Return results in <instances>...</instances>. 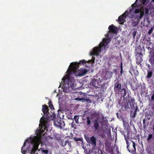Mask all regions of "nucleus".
Instances as JSON below:
<instances>
[{"label":"nucleus","instance_id":"f257e3e1","mask_svg":"<svg viewBox=\"0 0 154 154\" xmlns=\"http://www.w3.org/2000/svg\"><path fill=\"white\" fill-rule=\"evenodd\" d=\"M86 63V61L82 60H80L79 63L77 62L71 63L70 69L67 71V74L62 78L63 83L67 85L68 87L75 89L74 77L73 76H82L87 74L88 72L85 69L81 68L80 70L79 69V65H83Z\"/></svg>","mask_w":154,"mask_h":154},{"label":"nucleus","instance_id":"f03ea898","mask_svg":"<svg viewBox=\"0 0 154 154\" xmlns=\"http://www.w3.org/2000/svg\"><path fill=\"white\" fill-rule=\"evenodd\" d=\"M44 115L45 116L46 118L43 116L40 119V121L42 125L41 128L39 129H37L36 131V134L39 136L44 135L45 133V131H48L47 120H54L56 118V115L54 112H53L52 114H51L48 112L47 114H45Z\"/></svg>","mask_w":154,"mask_h":154},{"label":"nucleus","instance_id":"7ed1b4c3","mask_svg":"<svg viewBox=\"0 0 154 154\" xmlns=\"http://www.w3.org/2000/svg\"><path fill=\"white\" fill-rule=\"evenodd\" d=\"M110 41L111 39L109 38H103L102 42L100 43L99 47H97L94 48L93 51L90 53V55L91 56L98 55L99 53H100L102 51V48L104 47V49H106V47L108 48V45L110 42Z\"/></svg>","mask_w":154,"mask_h":154},{"label":"nucleus","instance_id":"20e7f679","mask_svg":"<svg viewBox=\"0 0 154 154\" xmlns=\"http://www.w3.org/2000/svg\"><path fill=\"white\" fill-rule=\"evenodd\" d=\"M127 100L128 101L127 104V106L126 105V110H128V109H131V110L130 113V117L131 118H134L136 115V113L138 109L137 106L135 107L134 106V98L129 97L127 98Z\"/></svg>","mask_w":154,"mask_h":154},{"label":"nucleus","instance_id":"39448f33","mask_svg":"<svg viewBox=\"0 0 154 154\" xmlns=\"http://www.w3.org/2000/svg\"><path fill=\"white\" fill-rule=\"evenodd\" d=\"M126 142L127 145V148L128 151L133 154L134 151H136L135 143L131 140H126Z\"/></svg>","mask_w":154,"mask_h":154},{"label":"nucleus","instance_id":"423d86ee","mask_svg":"<svg viewBox=\"0 0 154 154\" xmlns=\"http://www.w3.org/2000/svg\"><path fill=\"white\" fill-rule=\"evenodd\" d=\"M85 139L87 142L89 144H91L92 146L95 147L96 145V139L95 137L92 136L89 138L86 136H85Z\"/></svg>","mask_w":154,"mask_h":154},{"label":"nucleus","instance_id":"0eeeda50","mask_svg":"<svg viewBox=\"0 0 154 154\" xmlns=\"http://www.w3.org/2000/svg\"><path fill=\"white\" fill-rule=\"evenodd\" d=\"M138 0H136L135 3L132 5V8L129 10V12H130L131 13L133 11L134 9V8H135L137 7V2H138ZM140 1L141 2L142 4L143 5H146V0H140Z\"/></svg>","mask_w":154,"mask_h":154},{"label":"nucleus","instance_id":"6e6552de","mask_svg":"<svg viewBox=\"0 0 154 154\" xmlns=\"http://www.w3.org/2000/svg\"><path fill=\"white\" fill-rule=\"evenodd\" d=\"M54 124L57 126L62 128L64 126L65 124L63 121H61L60 120L59 121H54Z\"/></svg>","mask_w":154,"mask_h":154},{"label":"nucleus","instance_id":"1a4fd4ad","mask_svg":"<svg viewBox=\"0 0 154 154\" xmlns=\"http://www.w3.org/2000/svg\"><path fill=\"white\" fill-rule=\"evenodd\" d=\"M125 12L122 15L119 17L117 21L121 24H122L125 21ZM117 21V20H116Z\"/></svg>","mask_w":154,"mask_h":154},{"label":"nucleus","instance_id":"9d476101","mask_svg":"<svg viewBox=\"0 0 154 154\" xmlns=\"http://www.w3.org/2000/svg\"><path fill=\"white\" fill-rule=\"evenodd\" d=\"M109 32L115 33L117 32V28L113 24L109 26Z\"/></svg>","mask_w":154,"mask_h":154},{"label":"nucleus","instance_id":"9b49d317","mask_svg":"<svg viewBox=\"0 0 154 154\" xmlns=\"http://www.w3.org/2000/svg\"><path fill=\"white\" fill-rule=\"evenodd\" d=\"M99 82L97 79H94L91 80L90 82V85L93 86L95 88H98L99 85Z\"/></svg>","mask_w":154,"mask_h":154},{"label":"nucleus","instance_id":"f8f14e48","mask_svg":"<svg viewBox=\"0 0 154 154\" xmlns=\"http://www.w3.org/2000/svg\"><path fill=\"white\" fill-rule=\"evenodd\" d=\"M93 122L94 124V127L95 129L96 130H97L98 129L99 127V126L98 119H95L93 121Z\"/></svg>","mask_w":154,"mask_h":154},{"label":"nucleus","instance_id":"ddd939ff","mask_svg":"<svg viewBox=\"0 0 154 154\" xmlns=\"http://www.w3.org/2000/svg\"><path fill=\"white\" fill-rule=\"evenodd\" d=\"M49 109H48V107L46 105H42V111L45 115V114H47L49 112Z\"/></svg>","mask_w":154,"mask_h":154},{"label":"nucleus","instance_id":"4468645a","mask_svg":"<svg viewBox=\"0 0 154 154\" xmlns=\"http://www.w3.org/2000/svg\"><path fill=\"white\" fill-rule=\"evenodd\" d=\"M144 14V11H141L140 12V14H139V15H137L136 16V18H137V19L139 20L141 19L143 17Z\"/></svg>","mask_w":154,"mask_h":154},{"label":"nucleus","instance_id":"2eb2a0df","mask_svg":"<svg viewBox=\"0 0 154 154\" xmlns=\"http://www.w3.org/2000/svg\"><path fill=\"white\" fill-rule=\"evenodd\" d=\"M41 150L44 154H51V152H48V149L42 148L41 149Z\"/></svg>","mask_w":154,"mask_h":154},{"label":"nucleus","instance_id":"dca6fc26","mask_svg":"<svg viewBox=\"0 0 154 154\" xmlns=\"http://www.w3.org/2000/svg\"><path fill=\"white\" fill-rule=\"evenodd\" d=\"M152 72L149 70L147 71V74L146 76V78L147 79H150L152 75Z\"/></svg>","mask_w":154,"mask_h":154},{"label":"nucleus","instance_id":"f3484780","mask_svg":"<svg viewBox=\"0 0 154 154\" xmlns=\"http://www.w3.org/2000/svg\"><path fill=\"white\" fill-rule=\"evenodd\" d=\"M116 85H117V84H116V85H115V88H116L118 90H119L120 92L122 91V90H121V85L120 84H117L116 86Z\"/></svg>","mask_w":154,"mask_h":154},{"label":"nucleus","instance_id":"a211bd4d","mask_svg":"<svg viewBox=\"0 0 154 154\" xmlns=\"http://www.w3.org/2000/svg\"><path fill=\"white\" fill-rule=\"evenodd\" d=\"M68 140L64 141V140H61L60 142V145L63 146H65L67 143H68Z\"/></svg>","mask_w":154,"mask_h":154},{"label":"nucleus","instance_id":"6ab92c4d","mask_svg":"<svg viewBox=\"0 0 154 154\" xmlns=\"http://www.w3.org/2000/svg\"><path fill=\"white\" fill-rule=\"evenodd\" d=\"M82 101L83 102H86L88 103H91V100L88 99H85L83 98H82Z\"/></svg>","mask_w":154,"mask_h":154},{"label":"nucleus","instance_id":"aec40b11","mask_svg":"<svg viewBox=\"0 0 154 154\" xmlns=\"http://www.w3.org/2000/svg\"><path fill=\"white\" fill-rule=\"evenodd\" d=\"M48 105L49 106V107L50 109H51L52 110L53 109L54 110V106L52 104V102L51 100H50L49 102H48Z\"/></svg>","mask_w":154,"mask_h":154},{"label":"nucleus","instance_id":"412c9836","mask_svg":"<svg viewBox=\"0 0 154 154\" xmlns=\"http://www.w3.org/2000/svg\"><path fill=\"white\" fill-rule=\"evenodd\" d=\"M87 119V125L88 126H90L91 123V122L90 119V118L88 116L86 118Z\"/></svg>","mask_w":154,"mask_h":154},{"label":"nucleus","instance_id":"4be33fe9","mask_svg":"<svg viewBox=\"0 0 154 154\" xmlns=\"http://www.w3.org/2000/svg\"><path fill=\"white\" fill-rule=\"evenodd\" d=\"M79 116H75L74 117V119L75 122L77 124L79 123Z\"/></svg>","mask_w":154,"mask_h":154},{"label":"nucleus","instance_id":"5701e85b","mask_svg":"<svg viewBox=\"0 0 154 154\" xmlns=\"http://www.w3.org/2000/svg\"><path fill=\"white\" fill-rule=\"evenodd\" d=\"M125 110V103H123L120 109V111L121 112H122V111H124Z\"/></svg>","mask_w":154,"mask_h":154},{"label":"nucleus","instance_id":"b1692460","mask_svg":"<svg viewBox=\"0 0 154 154\" xmlns=\"http://www.w3.org/2000/svg\"><path fill=\"white\" fill-rule=\"evenodd\" d=\"M34 137L33 138V139H31L30 138L29 139H27L26 140L25 142H26V143H30V142L31 143L33 144V142L32 141V140L34 139Z\"/></svg>","mask_w":154,"mask_h":154},{"label":"nucleus","instance_id":"393cba45","mask_svg":"<svg viewBox=\"0 0 154 154\" xmlns=\"http://www.w3.org/2000/svg\"><path fill=\"white\" fill-rule=\"evenodd\" d=\"M26 144V142H24L23 144V146H22V147L21 148V152L23 154L25 153V151H26L25 150H24V147L25 146Z\"/></svg>","mask_w":154,"mask_h":154},{"label":"nucleus","instance_id":"a878e982","mask_svg":"<svg viewBox=\"0 0 154 154\" xmlns=\"http://www.w3.org/2000/svg\"><path fill=\"white\" fill-rule=\"evenodd\" d=\"M74 140L75 141H79L82 142V143H83V139H82V137L80 138H74Z\"/></svg>","mask_w":154,"mask_h":154},{"label":"nucleus","instance_id":"bb28decb","mask_svg":"<svg viewBox=\"0 0 154 154\" xmlns=\"http://www.w3.org/2000/svg\"><path fill=\"white\" fill-rule=\"evenodd\" d=\"M72 121H73L71 124V127L72 128H74V129H76V125L75 124V123L74 122V121L73 120H72Z\"/></svg>","mask_w":154,"mask_h":154},{"label":"nucleus","instance_id":"cd10ccee","mask_svg":"<svg viewBox=\"0 0 154 154\" xmlns=\"http://www.w3.org/2000/svg\"><path fill=\"white\" fill-rule=\"evenodd\" d=\"M135 71L134 70L131 68L129 70V72L132 75L134 74V72H135Z\"/></svg>","mask_w":154,"mask_h":154},{"label":"nucleus","instance_id":"c85d7f7f","mask_svg":"<svg viewBox=\"0 0 154 154\" xmlns=\"http://www.w3.org/2000/svg\"><path fill=\"white\" fill-rule=\"evenodd\" d=\"M152 137V134H149L148 135V137L147 139V140H150Z\"/></svg>","mask_w":154,"mask_h":154},{"label":"nucleus","instance_id":"c756f323","mask_svg":"<svg viewBox=\"0 0 154 154\" xmlns=\"http://www.w3.org/2000/svg\"><path fill=\"white\" fill-rule=\"evenodd\" d=\"M153 28L152 27L149 30L148 32V34H151L152 32V31L153 30Z\"/></svg>","mask_w":154,"mask_h":154},{"label":"nucleus","instance_id":"7c9ffc66","mask_svg":"<svg viewBox=\"0 0 154 154\" xmlns=\"http://www.w3.org/2000/svg\"><path fill=\"white\" fill-rule=\"evenodd\" d=\"M140 9H136L134 11V13H140Z\"/></svg>","mask_w":154,"mask_h":154},{"label":"nucleus","instance_id":"2f4dec72","mask_svg":"<svg viewBox=\"0 0 154 154\" xmlns=\"http://www.w3.org/2000/svg\"><path fill=\"white\" fill-rule=\"evenodd\" d=\"M137 33V31H134L132 33V35L133 38H134Z\"/></svg>","mask_w":154,"mask_h":154},{"label":"nucleus","instance_id":"473e14b6","mask_svg":"<svg viewBox=\"0 0 154 154\" xmlns=\"http://www.w3.org/2000/svg\"><path fill=\"white\" fill-rule=\"evenodd\" d=\"M135 72H134V74L135 75L137 76L138 75L139 73L137 70H135Z\"/></svg>","mask_w":154,"mask_h":154},{"label":"nucleus","instance_id":"72a5a7b5","mask_svg":"<svg viewBox=\"0 0 154 154\" xmlns=\"http://www.w3.org/2000/svg\"><path fill=\"white\" fill-rule=\"evenodd\" d=\"M145 13L146 14H147L149 12V10L146 8H145Z\"/></svg>","mask_w":154,"mask_h":154},{"label":"nucleus","instance_id":"f704fd0d","mask_svg":"<svg viewBox=\"0 0 154 154\" xmlns=\"http://www.w3.org/2000/svg\"><path fill=\"white\" fill-rule=\"evenodd\" d=\"M124 91V95L123 96V99H124L125 98V88H123L122 89Z\"/></svg>","mask_w":154,"mask_h":154},{"label":"nucleus","instance_id":"c9c22d12","mask_svg":"<svg viewBox=\"0 0 154 154\" xmlns=\"http://www.w3.org/2000/svg\"><path fill=\"white\" fill-rule=\"evenodd\" d=\"M82 98L77 97L75 98V100H79V101H82Z\"/></svg>","mask_w":154,"mask_h":154},{"label":"nucleus","instance_id":"e433bc0d","mask_svg":"<svg viewBox=\"0 0 154 154\" xmlns=\"http://www.w3.org/2000/svg\"><path fill=\"white\" fill-rule=\"evenodd\" d=\"M151 99L152 100H154V94L151 96Z\"/></svg>","mask_w":154,"mask_h":154},{"label":"nucleus","instance_id":"4c0bfd02","mask_svg":"<svg viewBox=\"0 0 154 154\" xmlns=\"http://www.w3.org/2000/svg\"><path fill=\"white\" fill-rule=\"evenodd\" d=\"M92 62H94L95 59V57H92Z\"/></svg>","mask_w":154,"mask_h":154},{"label":"nucleus","instance_id":"58836bf2","mask_svg":"<svg viewBox=\"0 0 154 154\" xmlns=\"http://www.w3.org/2000/svg\"><path fill=\"white\" fill-rule=\"evenodd\" d=\"M97 114V113H93V114H92L91 116H95Z\"/></svg>","mask_w":154,"mask_h":154},{"label":"nucleus","instance_id":"ea45409f","mask_svg":"<svg viewBox=\"0 0 154 154\" xmlns=\"http://www.w3.org/2000/svg\"><path fill=\"white\" fill-rule=\"evenodd\" d=\"M143 125H144L145 124V119H144L143 120Z\"/></svg>","mask_w":154,"mask_h":154},{"label":"nucleus","instance_id":"a19ab883","mask_svg":"<svg viewBox=\"0 0 154 154\" xmlns=\"http://www.w3.org/2000/svg\"><path fill=\"white\" fill-rule=\"evenodd\" d=\"M92 62V60H89L88 61V63H90L91 62Z\"/></svg>","mask_w":154,"mask_h":154},{"label":"nucleus","instance_id":"79ce46f5","mask_svg":"<svg viewBox=\"0 0 154 154\" xmlns=\"http://www.w3.org/2000/svg\"><path fill=\"white\" fill-rule=\"evenodd\" d=\"M123 124L124 126V127H125V122L124 121V120H123Z\"/></svg>","mask_w":154,"mask_h":154},{"label":"nucleus","instance_id":"37998d69","mask_svg":"<svg viewBox=\"0 0 154 154\" xmlns=\"http://www.w3.org/2000/svg\"><path fill=\"white\" fill-rule=\"evenodd\" d=\"M146 128V125L145 124L144 125H143V128L144 129H145Z\"/></svg>","mask_w":154,"mask_h":154},{"label":"nucleus","instance_id":"c03bdc74","mask_svg":"<svg viewBox=\"0 0 154 154\" xmlns=\"http://www.w3.org/2000/svg\"><path fill=\"white\" fill-rule=\"evenodd\" d=\"M141 62V60H139V61H138L139 64H140Z\"/></svg>","mask_w":154,"mask_h":154},{"label":"nucleus","instance_id":"a18cd8bd","mask_svg":"<svg viewBox=\"0 0 154 154\" xmlns=\"http://www.w3.org/2000/svg\"><path fill=\"white\" fill-rule=\"evenodd\" d=\"M118 113H116V116H117L118 118V117H118Z\"/></svg>","mask_w":154,"mask_h":154},{"label":"nucleus","instance_id":"49530a36","mask_svg":"<svg viewBox=\"0 0 154 154\" xmlns=\"http://www.w3.org/2000/svg\"><path fill=\"white\" fill-rule=\"evenodd\" d=\"M109 33H107V36H108L109 35Z\"/></svg>","mask_w":154,"mask_h":154},{"label":"nucleus","instance_id":"de8ad7c7","mask_svg":"<svg viewBox=\"0 0 154 154\" xmlns=\"http://www.w3.org/2000/svg\"><path fill=\"white\" fill-rule=\"evenodd\" d=\"M108 74H109V73L108 72L106 73V75H107Z\"/></svg>","mask_w":154,"mask_h":154},{"label":"nucleus","instance_id":"09e8293b","mask_svg":"<svg viewBox=\"0 0 154 154\" xmlns=\"http://www.w3.org/2000/svg\"><path fill=\"white\" fill-rule=\"evenodd\" d=\"M152 2H154V0H152Z\"/></svg>","mask_w":154,"mask_h":154},{"label":"nucleus","instance_id":"8fccbe9b","mask_svg":"<svg viewBox=\"0 0 154 154\" xmlns=\"http://www.w3.org/2000/svg\"><path fill=\"white\" fill-rule=\"evenodd\" d=\"M124 137H125V135H124Z\"/></svg>","mask_w":154,"mask_h":154},{"label":"nucleus","instance_id":"3c124183","mask_svg":"<svg viewBox=\"0 0 154 154\" xmlns=\"http://www.w3.org/2000/svg\"><path fill=\"white\" fill-rule=\"evenodd\" d=\"M127 11H125V12H126V14H127Z\"/></svg>","mask_w":154,"mask_h":154},{"label":"nucleus","instance_id":"603ef678","mask_svg":"<svg viewBox=\"0 0 154 154\" xmlns=\"http://www.w3.org/2000/svg\"><path fill=\"white\" fill-rule=\"evenodd\" d=\"M120 102L119 101V104H120Z\"/></svg>","mask_w":154,"mask_h":154},{"label":"nucleus","instance_id":"864d4df0","mask_svg":"<svg viewBox=\"0 0 154 154\" xmlns=\"http://www.w3.org/2000/svg\"><path fill=\"white\" fill-rule=\"evenodd\" d=\"M153 61H154V59H153Z\"/></svg>","mask_w":154,"mask_h":154},{"label":"nucleus","instance_id":"5fc2aeb1","mask_svg":"<svg viewBox=\"0 0 154 154\" xmlns=\"http://www.w3.org/2000/svg\"><path fill=\"white\" fill-rule=\"evenodd\" d=\"M122 68H121V72H122Z\"/></svg>","mask_w":154,"mask_h":154},{"label":"nucleus","instance_id":"6e6d98bb","mask_svg":"<svg viewBox=\"0 0 154 154\" xmlns=\"http://www.w3.org/2000/svg\"><path fill=\"white\" fill-rule=\"evenodd\" d=\"M125 17H126V15Z\"/></svg>","mask_w":154,"mask_h":154},{"label":"nucleus","instance_id":"4d7b16f0","mask_svg":"<svg viewBox=\"0 0 154 154\" xmlns=\"http://www.w3.org/2000/svg\"><path fill=\"white\" fill-rule=\"evenodd\" d=\"M125 94H126V92Z\"/></svg>","mask_w":154,"mask_h":154}]
</instances>
